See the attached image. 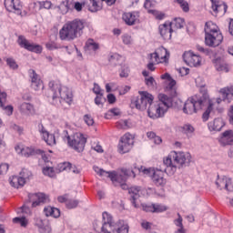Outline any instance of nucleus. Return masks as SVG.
<instances>
[{
    "instance_id": "7ed1b4c3",
    "label": "nucleus",
    "mask_w": 233,
    "mask_h": 233,
    "mask_svg": "<svg viewBox=\"0 0 233 233\" xmlns=\"http://www.w3.org/2000/svg\"><path fill=\"white\" fill-rule=\"evenodd\" d=\"M192 163V155L190 153L171 151L169 155L164 158V165L167 168H171L176 172L177 168H183L188 167Z\"/></svg>"
},
{
    "instance_id": "2f4dec72",
    "label": "nucleus",
    "mask_w": 233,
    "mask_h": 233,
    "mask_svg": "<svg viewBox=\"0 0 233 233\" xmlns=\"http://www.w3.org/2000/svg\"><path fill=\"white\" fill-rule=\"evenodd\" d=\"M220 94H222L223 100L228 99V96L233 97V85L228 87L220 89Z\"/></svg>"
},
{
    "instance_id": "603ef678",
    "label": "nucleus",
    "mask_w": 233,
    "mask_h": 233,
    "mask_svg": "<svg viewBox=\"0 0 233 233\" xmlns=\"http://www.w3.org/2000/svg\"><path fill=\"white\" fill-rule=\"evenodd\" d=\"M142 208L145 212H153V213H155L156 204H151V205L144 204V205H142Z\"/></svg>"
},
{
    "instance_id": "0e129e2a",
    "label": "nucleus",
    "mask_w": 233,
    "mask_h": 233,
    "mask_svg": "<svg viewBox=\"0 0 233 233\" xmlns=\"http://www.w3.org/2000/svg\"><path fill=\"white\" fill-rule=\"evenodd\" d=\"M84 121L88 127H92V125H94V118H92L90 115L84 116Z\"/></svg>"
},
{
    "instance_id": "6e6552de",
    "label": "nucleus",
    "mask_w": 233,
    "mask_h": 233,
    "mask_svg": "<svg viewBox=\"0 0 233 233\" xmlns=\"http://www.w3.org/2000/svg\"><path fill=\"white\" fill-rule=\"evenodd\" d=\"M64 140L66 141L68 147L76 152H83L85 145H86V137L82 133H75L73 136L68 135V131H64Z\"/></svg>"
},
{
    "instance_id": "bb28decb",
    "label": "nucleus",
    "mask_w": 233,
    "mask_h": 233,
    "mask_svg": "<svg viewBox=\"0 0 233 233\" xmlns=\"http://www.w3.org/2000/svg\"><path fill=\"white\" fill-rule=\"evenodd\" d=\"M219 143H221L224 147H226V145H233V131L227 130L222 133Z\"/></svg>"
},
{
    "instance_id": "052dcab7",
    "label": "nucleus",
    "mask_w": 233,
    "mask_h": 233,
    "mask_svg": "<svg viewBox=\"0 0 233 233\" xmlns=\"http://www.w3.org/2000/svg\"><path fill=\"white\" fill-rule=\"evenodd\" d=\"M103 101H105V98H103V94L96 95L95 98V104L97 105V106H103Z\"/></svg>"
},
{
    "instance_id": "f3484780",
    "label": "nucleus",
    "mask_w": 233,
    "mask_h": 233,
    "mask_svg": "<svg viewBox=\"0 0 233 233\" xmlns=\"http://www.w3.org/2000/svg\"><path fill=\"white\" fill-rule=\"evenodd\" d=\"M29 200L32 202V208L41 207L45 203H50V198L45 193H35L28 195Z\"/></svg>"
},
{
    "instance_id": "dca6fc26",
    "label": "nucleus",
    "mask_w": 233,
    "mask_h": 233,
    "mask_svg": "<svg viewBox=\"0 0 233 233\" xmlns=\"http://www.w3.org/2000/svg\"><path fill=\"white\" fill-rule=\"evenodd\" d=\"M132 147H134V137L130 133H126L119 140L118 151L120 154H127V152H130Z\"/></svg>"
},
{
    "instance_id": "f8f14e48",
    "label": "nucleus",
    "mask_w": 233,
    "mask_h": 233,
    "mask_svg": "<svg viewBox=\"0 0 233 233\" xmlns=\"http://www.w3.org/2000/svg\"><path fill=\"white\" fill-rule=\"evenodd\" d=\"M150 61H154L156 65L165 63L168 65V60L170 59V53L164 46H160L155 50L154 53L150 55Z\"/></svg>"
},
{
    "instance_id": "ea45409f",
    "label": "nucleus",
    "mask_w": 233,
    "mask_h": 233,
    "mask_svg": "<svg viewBox=\"0 0 233 233\" xmlns=\"http://www.w3.org/2000/svg\"><path fill=\"white\" fill-rule=\"evenodd\" d=\"M214 106V104H212V102H210L208 104V109L203 113L202 115V119L203 121H208V117H210V114H212V111L216 112L212 106Z\"/></svg>"
},
{
    "instance_id": "13d9d810",
    "label": "nucleus",
    "mask_w": 233,
    "mask_h": 233,
    "mask_svg": "<svg viewBox=\"0 0 233 233\" xmlns=\"http://www.w3.org/2000/svg\"><path fill=\"white\" fill-rule=\"evenodd\" d=\"M149 14H153L156 19H158L159 21H161V19H164L165 17V14L156 10H149Z\"/></svg>"
},
{
    "instance_id": "2eb2a0df",
    "label": "nucleus",
    "mask_w": 233,
    "mask_h": 233,
    "mask_svg": "<svg viewBox=\"0 0 233 233\" xmlns=\"http://www.w3.org/2000/svg\"><path fill=\"white\" fill-rule=\"evenodd\" d=\"M20 176H13L9 182L11 187H14L15 188H19V187H25V184L26 183V179H30V177L32 176V172H30L28 169H23L20 173Z\"/></svg>"
},
{
    "instance_id": "412c9836",
    "label": "nucleus",
    "mask_w": 233,
    "mask_h": 233,
    "mask_svg": "<svg viewBox=\"0 0 233 233\" xmlns=\"http://www.w3.org/2000/svg\"><path fill=\"white\" fill-rule=\"evenodd\" d=\"M158 30L161 37H163L165 41H170V39H172L174 29H172V24H170V22H165L160 25Z\"/></svg>"
},
{
    "instance_id": "20e7f679",
    "label": "nucleus",
    "mask_w": 233,
    "mask_h": 233,
    "mask_svg": "<svg viewBox=\"0 0 233 233\" xmlns=\"http://www.w3.org/2000/svg\"><path fill=\"white\" fill-rule=\"evenodd\" d=\"M170 106H172V97L165 94H160L158 101H152L149 104L147 114L151 119H158V117L165 116V113Z\"/></svg>"
},
{
    "instance_id": "864d4df0",
    "label": "nucleus",
    "mask_w": 233,
    "mask_h": 233,
    "mask_svg": "<svg viewBox=\"0 0 233 233\" xmlns=\"http://www.w3.org/2000/svg\"><path fill=\"white\" fill-rule=\"evenodd\" d=\"M38 3L40 5V10H43V8H45L46 10H50L52 8V2L50 1H44Z\"/></svg>"
},
{
    "instance_id": "f257e3e1",
    "label": "nucleus",
    "mask_w": 233,
    "mask_h": 233,
    "mask_svg": "<svg viewBox=\"0 0 233 233\" xmlns=\"http://www.w3.org/2000/svg\"><path fill=\"white\" fill-rule=\"evenodd\" d=\"M48 86L49 90L52 92L53 105L56 106H63V103L71 105L74 99V95L70 88L62 86L61 82L58 80L50 81Z\"/></svg>"
},
{
    "instance_id": "9b49d317",
    "label": "nucleus",
    "mask_w": 233,
    "mask_h": 233,
    "mask_svg": "<svg viewBox=\"0 0 233 233\" xmlns=\"http://www.w3.org/2000/svg\"><path fill=\"white\" fill-rule=\"evenodd\" d=\"M205 106L203 100L199 98V96L195 95L189 97L184 104L183 112L188 116L192 114H197L198 110H201Z\"/></svg>"
},
{
    "instance_id": "72a5a7b5",
    "label": "nucleus",
    "mask_w": 233,
    "mask_h": 233,
    "mask_svg": "<svg viewBox=\"0 0 233 233\" xmlns=\"http://www.w3.org/2000/svg\"><path fill=\"white\" fill-rule=\"evenodd\" d=\"M19 110L22 114H30L34 110V106L30 103L24 102L20 105Z\"/></svg>"
},
{
    "instance_id": "c03bdc74",
    "label": "nucleus",
    "mask_w": 233,
    "mask_h": 233,
    "mask_svg": "<svg viewBox=\"0 0 233 233\" xmlns=\"http://www.w3.org/2000/svg\"><path fill=\"white\" fill-rule=\"evenodd\" d=\"M13 221H14L15 223H17L18 225L24 227V228H25V227L28 226V219H26V218H25V217H21V218L17 217V218H13Z\"/></svg>"
},
{
    "instance_id": "49530a36",
    "label": "nucleus",
    "mask_w": 233,
    "mask_h": 233,
    "mask_svg": "<svg viewBox=\"0 0 233 233\" xmlns=\"http://www.w3.org/2000/svg\"><path fill=\"white\" fill-rule=\"evenodd\" d=\"M43 174L48 176V177H55L56 173V170H54V167H46L43 168Z\"/></svg>"
},
{
    "instance_id": "4d7b16f0",
    "label": "nucleus",
    "mask_w": 233,
    "mask_h": 233,
    "mask_svg": "<svg viewBox=\"0 0 233 233\" xmlns=\"http://www.w3.org/2000/svg\"><path fill=\"white\" fill-rule=\"evenodd\" d=\"M166 210H168V208H167V206L161 204H155V213L166 212Z\"/></svg>"
},
{
    "instance_id": "58836bf2",
    "label": "nucleus",
    "mask_w": 233,
    "mask_h": 233,
    "mask_svg": "<svg viewBox=\"0 0 233 233\" xmlns=\"http://www.w3.org/2000/svg\"><path fill=\"white\" fill-rule=\"evenodd\" d=\"M175 3L179 5L183 12H190V5H188V2H187L186 0H175Z\"/></svg>"
},
{
    "instance_id": "bf43d9fd",
    "label": "nucleus",
    "mask_w": 233,
    "mask_h": 233,
    "mask_svg": "<svg viewBox=\"0 0 233 233\" xmlns=\"http://www.w3.org/2000/svg\"><path fill=\"white\" fill-rule=\"evenodd\" d=\"M79 205V201L77 200H67L66 203V208H76Z\"/></svg>"
},
{
    "instance_id": "0eeeda50",
    "label": "nucleus",
    "mask_w": 233,
    "mask_h": 233,
    "mask_svg": "<svg viewBox=\"0 0 233 233\" xmlns=\"http://www.w3.org/2000/svg\"><path fill=\"white\" fill-rule=\"evenodd\" d=\"M95 172L96 174H99L102 177H109L113 183H118L121 185V183H127V177H136V171L129 170L127 168L121 169V174H117L116 171L108 172L105 171L99 167H94Z\"/></svg>"
},
{
    "instance_id": "c9c22d12",
    "label": "nucleus",
    "mask_w": 233,
    "mask_h": 233,
    "mask_svg": "<svg viewBox=\"0 0 233 233\" xmlns=\"http://www.w3.org/2000/svg\"><path fill=\"white\" fill-rule=\"evenodd\" d=\"M200 86V94L202 96H199V99L202 101V104L205 105V103L207 102V99H208V91L207 90V87H205V86Z\"/></svg>"
},
{
    "instance_id": "5701e85b",
    "label": "nucleus",
    "mask_w": 233,
    "mask_h": 233,
    "mask_svg": "<svg viewBox=\"0 0 233 233\" xmlns=\"http://www.w3.org/2000/svg\"><path fill=\"white\" fill-rule=\"evenodd\" d=\"M212 3L211 8L215 14H219V15H225L228 5L223 2V0H210Z\"/></svg>"
},
{
    "instance_id": "a18cd8bd",
    "label": "nucleus",
    "mask_w": 233,
    "mask_h": 233,
    "mask_svg": "<svg viewBox=\"0 0 233 233\" xmlns=\"http://www.w3.org/2000/svg\"><path fill=\"white\" fill-rule=\"evenodd\" d=\"M46 47L47 48V50H59L60 48H63V46L51 41L46 44Z\"/></svg>"
},
{
    "instance_id": "1a4fd4ad",
    "label": "nucleus",
    "mask_w": 233,
    "mask_h": 233,
    "mask_svg": "<svg viewBox=\"0 0 233 233\" xmlns=\"http://www.w3.org/2000/svg\"><path fill=\"white\" fill-rule=\"evenodd\" d=\"M137 171L142 172V174L146 176H151L152 181L157 187H165V185H167V178H165L167 169L145 168L141 167L137 168Z\"/></svg>"
},
{
    "instance_id": "423d86ee",
    "label": "nucleus",
    "mask_w": 233,
    "mask_h": 233,
    "mask_svg": "<svg viewBox=\"0 0 233 233\" xmlns=\"http://www.w3.org/2000/svg\"><path fill=\"white\" fill-rule=\"evenodd\" d=\"M204 31L205 44L207 45V46L216 48V46H219V45L223 43V34H221L219 27L218 26V25L214 24V22H207Z\"/></svg>"
},
{
    "instance_id": "774afa93",
    "label": "nucleus",
    "mask_w": 233,
    "mask_h": 233,
    "mask_svg": "<svg viewBox=\"0 0 233 233\" xmlns=\"http://www.w3.org/2000/svg\"><path fill=\"white\" fill-rule=\"evenodd\" d=\"M226 190L228 192H233V180H232V178H229V180H228V186H226Z\"/></svg>"
},
{
    "instance_id": "c756f323",
    "label": "nucleus",
    "mask_w": 233,
    "mask_h": 233,
    "mask_svg": "<svg viewBox=\"0 0 233 233\" xmlns=\"http://www.w3.org/2000/svg\"><path fill=\"white\" fill-rule=\"evenodd\" d=\"M229 179L230 178L227 177H219V176H218V179L216 180L217 187L219 188V190H223V188L226 189Z\"/></svg>"
},
{
    "instance_id": "e2e57ef3",
    "label": "nucleus",
    "mask_w": 233,
    "mask_h": 233,
    "mask_svg": "<svg viewBox=\"0 0 233 233\" xmlns=\"http://www.w3.org/2000/svg\"><path fill=\"white\" fill-rule=\"evenodd\" d=\"M122 41L124 45H132V36L129 35H122Z\"/></svg>"
},
{
    "instance_id": "cd10ccee",
    "label": "nucleus",
    "mask_w": 233,
    "mask_h": 233,
    "mask_svg": "<svg viewBox=\"0 0 233 233\" xmlns=\"http://www.w3.org/2000/svg\"><path fill=\"white\" fill-rule=\"evenodd\" d=\"M223 120L221 118H216L213 122H209L208 127L209 130H215L217 132H219L221 128L224 127Z\"/></svg>"
},
{
    "instance_id": "f704fd0d",
    "label": "nucleus",
    "mask_w": 233,
    "mask_h": 233,
    "mask_svg": "<svg viewBox=\"0 0 233 233\" xmlns=\"http://www.w3.org/2000/svg\"><path fill=\"white\" fill-rule=\"evenodd\" d=\"M27 10H29V11H25L26 15H30V14H35L37 12V10H41L39 2H34V3L29 4Z\"/></svg>"
},
{
    "instance_id": "39448f33",
    "label": "nucleus",
    "mask_w": 233,
    "mask_h": 233,
    "mask_svg": "<svg viewBox=\"0 0 233 233\" xmlns=\"http://www.w3.org/2000/svg\"><path fill=\"white\" fill-rule=\"evenodd\" d=\"M101 233H128V224L123 220L114 221V217L105 211L102 214Z\"/></svg>"
},
{
    "instance_id": "680f3d73",
    "label": "nucleus",
    "mask_w": 233,
    "mask_h": 233,
    "mask_svg": "<svg viewBox=\"0 0 233 233\" xmlns=\"http://www.w3.org/2000/svg\"><path fill=\"white\" fill-rule=\"evenodd\" d=\"M47 210H52L53 218H59L61 216V211H59V208H52V207L48 206Z\"/></svg>"
},
{
    "instance_id": "8fccbe9b",
    "label": "nucleus",
    "mask_w": 233,
    "mask_h": 233,
    "mask_svg": "<svg viewBox=\"0 0 233 233\" xmlns=\"http://www.w3.org/2000/svg\"><path fill=\"white\" fill-rule=\"evenodd\" d=\"M116 128H120L122 130H127L130 128L128 126V121L127 120H120L116 123Z\"/></svg>"
},
{
    "instance_id": "b1692460",
    "label": "nucleus",
    "mask_w": 233,
    "mask_h": 233,
    "mask_svg": "<svg viewBox=\"0 0 233 233\" xmlns=\"http://www.w3.org/2000/svg\"><path fill=\"white\" fill-rule=\"evenodd\" d=\"M128 194L131 198V203L135 207V208H137V201L141 198V194H143V188L139 186H133L128 188Z\"/></svg>"
},
{
    "instance_id": "aec40b11",
    "label": "nucleus",
    "mask_w": 233,
    "mask_h": 233,
    "mask_svg": "<svg viewBox=\"0 0 233 233\" xmlns=\"http://www.w3.org/2000/svg\"><path fill=\"white\" fill-rule=\"evenodd\" d=\"M183 59L188 66H201V56L194 54L192 51L185 52L183 55Z\"/></svg>"
},
{
    "instance_id": "6e6d98bb",
    "label": "nucleus",
    "mask_w": 233,
    "mask_h": 233,
    "mask_svg": "<svg viewBox=\"0 0 233 233\" xmlns=\"http://www.w3.org/2000/svg\"><path fill=\"white\" fill-rule=\"evenodd\" d=\"M48 222L46 220H43L42 218H36L35 219V227L38 228V230H40L41 228H43Z\"/></svg>"
},
{
    "instance_id": "6ab92c4d",
    "label": "nucleus",
    "mask_w": 233,
    "mask_h": 233,
    "mask_svg": "<svg viewBox=\"0 0 233 233\" xmlns=\"http://www.w3.org/2000/svg\"><path fill=\"white\" fill-rule=\"evenodd\" d=\"M38 132L41 135L42 139H44L46 143V145H48L49 147H54L56 145V135L50 134L46 130V128H45V126H43V124L38 125Z\"/></svg>"
},
{
    "instance_id": "a211bd4d",
    "label": "nucleus",
    "mask_w": 233,
    "mask_h": 233,
    "mask_svg": "<svg viewBox=\"0 0 233 233\" xmlns=\"http://www.w3.org/2000/svg\"><path fill=\"white\" fill-rule=\"evenodd\" d=\"M28 74L31 79V88L35 92H39V90H43V88H45V86L43 85V80H41V77L39 76V75L35 73V70L29 69Z\"/></svg>"
},
{
    "instance_id": "4be33fe9",
    "label": "nucleus",
    "mask_w": 233,
    "mask_h": 233,
    "mask_svg": "<svg viewBox=\"0 0 233 233\" xmlns=\"http://www.w3.org/2000/svg\"><path fill=\"white\" fill-rule=\"evenodd\" d=\"M161 79H166V92H169L172 97L176 96V80H174L172 76H170V74L168 73L162 75Z\"/></svg>"
},
{
    "instance_id": "9d476101",
    "label": "nucleus",
    "mask_w": 233,
    "mask_h": 233,
    "mask_svg": "<svg viewBox=\"0 0 233 233\" xmlns=\"http://www.w3.org/2000/svg\"><path fill=\"white\" fill-rule=\"evenodd\" d=\"M138 94L139 96L131 101V106L143 112L150 106V104L154 101V96L147 91H139Z\"/></svg>"
},
{
    "instance_id": "7c9ffc66",
    "label": "nucleus",
    "mask_w": 233,
    "mask_h": 233,
    "mask_svg": "<svg viewBox=\"0 0 233 233\" xmlns=\"http://www.w3.org/2000/svg\"><path fill=\"white\" fill-rule=\"evenodd\" d=\"M177 217L178 218L174 220V224L176 225V227H178L176 233H185L186 230H185V228L183 227V218L179 213H177Z\"/></svg>"
},
{
    "instance_id": "4c0bfd02",
    "label": "nucleus",
    "mask_w": 233,
    "mask_h": 233,
    "mask_svg": "<svg viewBox=\"0 0 233 233\" xmlns=\"http://www.w3.org/2000/svg\"><path fill=\"white\" fill-rule=\"evenodd\" d=\"M221 101H223V99L221 98H217L216 100H209L208 105L212 103V108L215 112H223V108H218L219 105L221 104Z\"/></svg>"
},
{
    "instance_id": "ddd939ff",
    "label": "nucleus",
    "mask_w": 233,
    "mask_h": 233,
    "mask_svg": "<svg viewBox=\"0 0 233 233\" xmlns=\"http://www.w3.org/2000/svg\"><path fill=\"white\" fill-rule=\"evenodd\" d=\"M5 7L7 12H14L16 15L21 17L26 16V12L23 11V2L20 0H5Z\"/></svg>"
},
{
    "instance_id": "e433bc0d",
    "label": "nucleus",
    "mask_w": 233,
    "mask_h": 233,
    "mask_svg": "<svg viewBox=\"0 0 233 233\" xmlns=\"http://www.w3.org/2000/svg\"><path fill=\"white\" fill-rule=\"evenodd\" d=\"M86 47L87 50H93L96 52V50H99V44L96 43L94 39H88L86 43Z\"/></svg>"
},
{
    "instance_id": "79ce46f5",
    "label": "nucleus",
    "mask_w": 233,
    "mask_h": 233,
    "mask_svg": "<svg viewBox=\"0 0 233 233\" xmlns=\"http://www.w3.org/2000/svg\"><path fill=\"white\" fill-rule=\"evenodd\" d=\"M68 168H70V163L68 162L60 163L57 165L56 168V173L59 174L61 172H65V170H68Z\"/></svg>"
},
{
    "instance_id": "37998d69",
    "label": "nucleus",
    "mask_w": 233,
    "mask_h": 233,
    "mask_svg": "<svg viewBox=\"0 0 233 233\" xmlns=\"http://www.w3.org/2000/svg\"><path fill=\"white\" fill-rule=\"evenodd\" d=\"M59 8L62 12V14H66L68 10H70V1L69 0H64L61 2Z\"/></svg>"
},
{
    "instance_id": "de8ad7c7",
    "label": "nucleus",
    "mask_w": 233,
    "mask_h": 233,
    "mask_svg": "<svg viewBox=\"0 0 233 233\" xmlns=\"http://www.w3.org/2000/svg\"><path fill=\"white\" fill-rule=\"evenodd\" d=\"M6 65L11 68L12 70H17L19 68V66L15 62V60L12 57L6 58Z\"/></svg>"
},
{
    "instance_id": "473e14b6",
    "label": "nucleus",
    "mask_w": 233,
    "mask_h": 233,
    "mask_svg": "<svg viewBox=\"0 0 233 233\" xmlns=\"http://www.w3.org/2000/svg\"><path fill=\"white\" fill-rule=\"evenodd\" d=\"M171 28H176L178 30L179 28H183L185 26V20L181 17L175 18L172 22H170Z\"/></svg>"
},
{
    "instance_id": "a878e982",
    "label": "nucleus",
    "mask_w": 233,
    "mask_h": 233,
    "mask_svg": "<svg viewBox=\"0 0 233 233\" xmlns=\"http://www.w3.org/2000/svg\"><path fill=\"white\" fill-rule=\"evenodd\" d=\"M83 6H86L89 12H99L102 8L99 2H96V0H85L83 2Z\"/></svg>"
},
{
    "instance_id": "f03ea898",
    "label": "nucleus",
    "mask_w": 233,
    "mask_h": 233,
    "mask_svg": "<svg viewBox=\"0 0 233 233\" xmlns=\"http://www.w3.org/2000/svg\"><path fill=\"white\" fill-rule=\"evenodd\" d=\"M85 23L81 20H73L66 23L59 31L61 41H74L77 37H81Z\"/></svg>"
},
{
    "instance_id": "09e8293b",
    "label": "nucleus",
    "mask_w": 233,
    "mask_h": 233,
    "mask_svg": "<svg viewBox=\"0 0 233 233\" xmlns=\"http://www.w3.org/2000/svg\"><path fill=\"white\" fill-rule=\"evenodd\" d=\"M194 127L190 124H186L182 127V132L184 134H187V136H189V134H194Z\"/></svg>"
},
{
    "instance_id": "393cba45",
    "label": "nucleus",
    "mask_w": 233,
    "mask_h": 233,
    "mask_svg": "<svg viewBox=\"0 0 233 233\" xmlns=\"http://www.w3.org/2000/svg\"><path fill=\"white\" fill-rule=\"evenodd\" d=\"M122 19L126 23V25L132 26L133 25H136V22L137 21V19H139V13L138 12L124 13L122 15Z\"/></svg>"
},
{
    "instance_id": "a19ab883",
    "label": "nucleus",
    "mask_w": 233,
    "mask_h": 233,
    "mask_svg": "<svg viewBox=\"0 0 233 233\" xmlns=\"http://www.w3.org/2000/svg\"><path fill=\"white\" fill-rule=\"evenodd\" d=\"M34 154H37V151H35L34 147H23L22 156H24V157H30V156H34Z\"/></svg>"
},
{
    "instance_id": "4468645a",
    "label": "nucleus",
    "mask_w": 233,
    "mask_h": 233,
    "mask_svg": "<svg viewBox=\"0 0 233 233\" xmlns=\"http://www.w3.org/2000/svg\"><path fill=\"white\" fill-rule=\"evenodd\" d=\"M16 43L21 48H25V50H27L28 52H35V54H41V52H43V47L41 46L30 43V41H28L23 35H18Z\"/></svg>"
},
{
    "instance_id": "69168bd1",
    "label": "nucleus",
    "mask_w": 233,
    "mask_h": 233,
    "mask_svg": "<svg viewBox=\"0 0 233 233\" xmlns=\"http://www.w3.org/2000/svg\"><path fill=\"white\" fill-rule=\"evenodd\" d=\"M38 230H39L40 233H51L52 232V228L47 223Z\"/></svg>"
},
{
    "instance_id": "5fc2aeb1",
    "label": "nucleus",
    "mask_w": 233,
    "mask_h": 233,
    "mask_svg": "<svg viewBox=\"0 0 233 233\" xmlns=\"http://www.w3.org/2000/svg\"><path fill=\"white\" fill-rule=\"evenodd\" d=\"M18 214H26V216H30V214H32V210L30 209V208L26 207V206H22L18 211Z\"/></svg>"
},
{
    "instance_id": "338daca9",
    "label": "nucleus",
    "mask_w": 233,
    "mask_h": 233,
    "mask_svg": "<svg viewBox=\"0 0 233 233\" xmlns=\"http://www.w3.org/2000/svg\"><path fill=\"white\" fill-rule=\"evenodd\" d=\"M147 86H154L156 85V79L154 77L149 76L145 79Z\"/></svg>"
},
{
    "instance_id": "c85d7f7f",
    "label": "nucleus",
    "mask_w": 233,
    "mask_h": 233,
    "mask_svg": "<svg viewBox=\"0 0 233 233\" xmlns=\"http://www.w3.org/2000/svg\"><path fill=\"white\" fill-rule=\"evenodd\" d=\"M215 68L216 70H218V72H224V73L228 72V65L227 64V62L219 58H217L215 60Z\"/></svg>"
},
{
    "instance_id": "3c124183",
    "label": "nucleus",
    "mask_w": 233,
    "mask_h": 233,
    "mask_svg": "<svg viewBox=\"0 0 233 233\" xmlns=\"http://www.w3.org/2000/svg\"><path fill=\"white\" fill-rule=\"evenodd\" d=\"M156 4L154 3V1L152 0H146L144 3V7L146 8V10H147L148 14H150L149 10H154V5Z\"/></svg>"
}]
</instances>
